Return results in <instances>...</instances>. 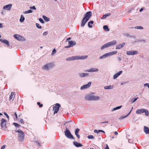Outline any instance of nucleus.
<instances>
[{
    "label": "nucleus",
    "instance_id": "f257e3e1",
    "mask_svg": "<svg viewBox=\"0 0 149 149\" xmlns=\"http://www.w3.org/2000/svg\"><path fill=\"white\" fill-rule=\"evenodd\" d=\"M92 12L91 11H89L86 13L82 20L81 26H84L85 24L92 16Z\"/></svg>",
    "mask_w": 149,
    "mask_h": 149
},
{
    "label": "nucleus",
    "instance_id": "f03ea898",
    "mask_svg": "<svg viewBox=\"0 0 149 149\" xmlns=\"http://www.w3.org/2000/svg\"><path fill=\"white\" fill-rule=\"evenodd\" d=\"M88 57L87 56H72L68 58H67L66 59L67 61H71L73 60H77V59H84Z\"/></svg>",
    "mask_w": 149,
    "mask_h": 149
},
{
    "label": "nucleus",
    "instance_id": "7ed1b4c3",
    "mask_svg": "<svg viewBox=\"0 0 149 149\" xmlns=\"http://www.w3.org/2000/svg\"><path fill=\"white\" fill-rule=\"evenodd\" d=\"M16 132H18L19 139L20 141H22L24 139V133L20 130L19 129Z\"/></svg>",
    "mask_w": 149,
    "mask_h": 149
},
{
    "label": "nucleus",
    "instance_id": "20e7f679",
    "mask_svg": "<svg viewBox=\"0 0 149 149\" xmlns=\"http://www.w3.org/2000/svg\"><path fill=\"white\" fill-rule=\"evenodd\" d=\"M117 53L116 51H113L107 54H106L104 55L100 56V59L108 57L109 56H110L116 54Z\"/></svg>",
    "mask_w": 149,
    "mask_h": 149
},
{
    "label": "nucleus",
    "instance_id": "39448f33",
    "mask_svg": "<svg viewBox=\"0 0 149 149\" xmlns=\"http://www.w3.org/2000/svg\"><path fill=\"white\" fill-rule=\"evenodd\" d=\"M136 113L137 114H139L145 113V115L146 116H148L149 114L148 111L147 110L143 109H141L137 110Z\"/></svg>",
    "mask_w": 149,
    "mask_h": 149
},
{
    "label": "nucleus",
    "instance_id": "423d86ee",
    "mask_svg": "<svg viewBox=\"0 0 149 149\" xmlns=\"http://www.w3.org/2000/svg\"><path fill=\"white\" fill-rule=\"evenodd\" d=\"M1 125L3 130L6 129V120L4 118H2L1 120Z\"/></svg>",
    "mask_w": 149,
    "mask_h": 149
},
{
    "label": "nucleus",
    "instance_id": "0eeeda50",
    "mask_svg": "<svg viewBox=\"0 0 149 149\" xmlns=\"http://www.w3.org/2000/svg\"><path fill=\"white\" fill-rule=\"evenodd\" d=\"M65 135L68 138L70 139H74L72 135L71 134L70 131L67 130L65 131Z\"/></svg>",
    "mask_w": 149,
    "mask_h": 149
},
{
    "label": "nucleus",
    "instance_id": "6e6552de",
    "mask_svg": "<svg viewBox=\"0 0 149 149\" xmlns=\"http://www.w3.org/2000/svg\"><path fill=\"white\" fill-rule=\"evenodd\" d=\"M54 65L53 63H50L45 65L42 67V68L44 70H48L49 68H52Z\"/></svg>",
    "mask_w": 149,
    "mask_h": 149
},
{
    "label": "nucleus",
    "instance_id": "1a4fd4ad",
    "mask_svg": "<svg viewBox=\"0 0 149 149\" xmlns=\"http://www.w3.org/2000/svg\"><path fill=\"white\" fill-rule=\"evenodd\" d=\"M60 107L61 105L57 103L56 104L55 106L53 107V110L54 111V114L58 112Z\"/></svg>",
    "mask_w": 149,
    "mask_h": 149
},
{
    "label": "nucleus",
    "instance_id": "9d476101",
    "mask_svg": "<svg viewBox=\"0 0 149 149\" xmlns=\"http://www.w3.org/2000/svg\"><path fill=\"white\" fill-rule=\"evenodd\" d=\"M138 52L135 51H127V54L128 55H134L137 54Z\"/></svg>",
    "mask_w": 149,
    "mask_h": 149
},
{
    "label": "nucleus",
    "instance_id": "9b49d317",
    "mask_svg": "<svg viewBox=\"0 0 149 149\" xmlns=\"http://www.w3.org/2000/svg\"><path fill=\"white\" fill-rule=\"evenodd\" d=\"M91 84V82H89L87 84L83 85L81 87V89L83 90L89 87Z\"/></svg>",
    "mask_w": 149,
    "mask_h": 149
},
{
    "label": "nucleus",
    "instance_id": "f8f14e48",
    "mask_svg": "<svg viewBox=\"0 0 149 149\" xmlns=\"http://www.w3.org/2000/svg\"><path fill=\"white\" fill-rule=\"evenodd\" d=\"M99 70L98 68H91L89 70H87L85 71V72H95L98 71Z\"/></svg>",
    "mask_w": 149,
    "mask_h": 149
},
{
    "label": "nucleus",
    "instance_id": "ddd939ff",
    "mask_svg": "<svg viewBox=\"0 0 149 149\" xmlns=\"http://www.w3.org/2000/svg\"><path fill=\"white\" fill-rule=\"evenodd\" d=\"M99 99L100 97H99L91 96L88 97V100H97Z\"/></svg>",
    "mask_w": 149,
    "mask_h": 149
},
{
    "label": "nucleus",
    "instance_id": "4468645a",
    "mask_svg": "<svg viewBox=\"0 0 149 149\" xmlns=\"http://www.w3.org/2000/svg\"><path fill=\"white\" fill-rule=\"evenodd\" d=\"M12 6V4H11L6 5L3 7V8L4 9H6V10H10Z\"/></svg>",
    "mask_w": 149,
    "mask_h": 149
},
{
    "label": "nucleus",
    "instance_id": "2eb2a0df",
    "mask_svg": "<svg viewBox=\"0 0 149 149\" xmlns=\"http://www.w3.org/2000/svg\"><path fill=\"white\" fill-rule=\"evenodd\" d=\"M125 44V43H123L121 44L117 45L116 46V49H119L121 48L124 46Z\"/></svg>",
    "mask_w": 149,
    "mask_h": 149
},
{
    "label": "nucleus",
    "instance_id": "dca6fc26",
    "mask_svg": "<svg viewBox=\"0 0 149 149\" xmlns=\"http://www.w3.org/2000/svg\"><path fill=\"white\" fill-rule=\"evenodd\" d=\"M0 41L1 42L5 44L8 47L9 46V42L6 40L5 39L3 40L2 39H1L0 40Z\"/></svg>",
    "mask_w": 149,
    "mask_h": 149
},
{
    "label": "nucleus",
    "instance_id": "f3484780",
    "mask_svg": "<svg viewBox=\"0 0 149 149\" xmlns=\"http://www.w3.org/2000/svg\"><path fill=\"white\" fill-rule=\"evenodd\" d=\"M13 36L15 39L18 40H21L22 38L21 36L18 34H15Z\"/></svg>",
    "mask_w": 149,
    "mask_h": 149
},
{
    "label": "nucleus",
    "instance_id": "a211bd4d",
    "mask_svg": "<svg viewBox=\"0 0 149 149\" xmlns=\"http://www.w3.org/2000/svg\"><path fill=\"white\" fill-rule=\"evenodd\" d=\"M122 71H120L114 75L113 77L114 79H115L117 78L122 73Z\"/></svg>",
    "mask_w": 149,
    "mask_h": 149
},
{
    "label": "nucleus",
    "instance_id": "6ab92c4d",
    "mask_svg": "<svg viewBox=\"0 0 149 149\" xmlns=\"http://www.w3.org/2000/svg\"><path fill=\"white\" fill-rule=\"evenodd\" d=\"M69 45L71 47L73 46L74 45H76V42H75L73 41H68Z\"/></svg>",
    "mask_w": 149,
    "mask_h": 149
},
{
    "label": "nucleus",
    "instance_id": "aec40b11",
    "mask_svg": "<svg viewBox=\"0 0 149 149\" xmlns=\"http://www.w3.org/2000/svg\"><path fill=\"white\" fill-rule=\"evenodd\" d=\"M74 144L77 147H81L83 146V145L80 143H78L76 141H74L73 142Z\"/></svg>",
    "mask_w": 149,
    "mask_h": 149
},
{
    "label": "nucleus",
    "instance_id": "412c9836",
    "mask_svg": "<svg viewBox=\"0 0 149 149\" xmlns=\"http://www.w3.org/2000/svg\"><path fill=\"white\" fill-rule=\"evenodd\" d=\"M15 95L14 93L13 92L11 93L10 96L9 97V100H12V101L13 100L14 98Z\"/></svg>",
    "mask_w": 149,
    "mask_h": 149
},
{
    "label": "nucleus",
    "instance_id": "4be33fe9",
    "mask_svg": "<svg viewBox=\"0 0 149 149\" xmlns=\"http://www.w3.org/2000/svg\"><path fill=\"white\" fill-rule=\"evenodd\" d=\"M144 131L146 134H149V128L146 126H144Z\"/></svg>",
    "mask_w": 149,
    "mask_h": 149
},
{
    "label": "nucleus",
    "instance_id": "5701e85b",
    "mask_svg": "<svg viewBox=\"0 0 149 149\" xmlns=\"http://www.w3.org/2000/svg\"><path fill=\"white\" fill-rule=\"evenodd\" d=\"M79 132V129H76L75 131V133L77 136L79 138H80V136L79 134H78Z\"/></svg>",
    "mask_w": 149,
    "mask_h": 149
},
{
    "label": "nucleus",
    "instance_id": "b1692460",
    "mask_svg": "<svg viewBox=\"0 0 149 149\" xmlns=\"http://www.w3.org/2000/svg\"><path fill=\"white\" fill-rule=\"evenodd\" d=\"M109 46L111 45H115L116 44V40H113L111 42H107Z\"/></svg>",
    "mask_w": 149,
    "mask_h": 149
},
{
    "label": "nucleus",
    "instance_id": "393cba45",
    "mask_svg": "<svg viewBox=\"0 0 149 149\" xmlns=\"http://www.w3.org/2000/svg\"><path fill=\"white\" fill-rule=\"evenodd\" d=\"M113 86L110 85L109 86H106L104 87V88L105 89H111L113 88Z\"/></svg>",
    "mask_w": 149,
    "mask_h": 149
},
{
    "label": "nucleus",
    "instance_id": "a878e982",
    "mask_svg": "<svg viewBox=\"0 0 149 149\" xmlns=\"http://www.w3.org/2000/svg\"><path fill=\"white\" fill-rule=\"evenodd\" d=\"M109 46L108 43H107L105 44L104 45H103L101 47V49H103L104 48H106Z\"/></svg>",
    "mask_w": 149,
    "mask_h": 149
},
{
    "label": "nucleus",
    "instance_id": "bb28decb",
    "mask_svg": "<svg viewBox=\"0 0 149 149\" xmlns=\"http://www.w3.org/2000/svg\"><path fill=\"white\" fill-rule=\"evenodd\" d=\"M93 23L94 22L93 21H91L88 22V27H92V26L91 24L92 25V24H93Z\"/></svg>",
    "mask_w": 149,
    "mask_h": 149
},
{
    "label": "nucleus",
    "instance_id": "cd10ccee",
    "mask_svg": "<svg viewBox=\"0 0 149 149\" xmlns=\"http://www.w3.org/2000/svg\"><path fill=\"white\" fill-rule=\"evenodd\" d=\"M133 109V107H132V109H131L129 113L127 115H126L125 116H122L121 117V118H126L127 116L130 113H131V111H132V110Z\"/></svg>",
    "mask_w": 149,
    "mask_h": 149
},
{
    "label": "nucleus",
    "instance_id": "c85d7f7f",
    "mask_svg": "<svg viewBox=\"0 0 149 149\" xmlns=\"http://www.w3.org/2000/svg\"><path fill=\"white\" fill-rule=\"evenodd\" d=\"M24 17L23 16V15H21L19 20V21L21 22H24Z\"/></svg>",
    "mask_w": 149,
    "mask_h": 149
},
{
    "label": "nucleus",
    "instance_id": "c756f323",
    "mask_svg": "<svg viewBox=\"0 0 149 149\" xmlns=\"http://www.w3.org/2000/svg\"><path fill=\"white\" fill-rule=\"evenodd\" d=\"M103 29L107 31H109V29L108 28L107 25L104 26H103Z\"/></svg>",
    "mask_w": 149,
    "mask_h": 149
},
{
    "label": "nucleus",
    "instance_id": "7c9ffc66",
    "mask_svg": "<svg viewBox=\"0 0 149 149\" xmlns=\"http://www.w3.org/2000/svg\"><path fill=\"white\" fill-rule=\"evenodd\" d=\"M43 17L45 20L47 21H49V18L48 17H47L46 16H45V15H43Z\"/></svg>",
    "mask_w": 149,
    "mask_h": 149
},
{
    "label": "nucleus",
    "instance_id": "2f4dec72",
    "mask_svg": "<svg viewBox=\"0 0 149 149\" xmlns=\"http://www.w3.org/2000/svg\"><path fill=\"white\" fill-rule=\"evenodd\" d=\"M121 107H122V106H120L116 107L114 108L112 110V111H114V110H117V109H120L121 108Z\"/></svg>",
    "mask_w": 149,
    "mask_h": 149
},
{
    "label": "nucleus",
    "instance_id": "473e14b6",
    "mask_svg": "<svg viewBox=\"0 0 149 149\" xmlns=\"http://www.w3.org/2000/svg\"><path fill=\"white\" fill-rule=\"evenodd\" d=\"M13 124L15 127H17L18 128L20 126V125L16 123H14Z\"/></svg>",
    "mask_w": 149,
    "mask_h": 149
},
{
    "label": "nucleus",
    "instance_id": "72a5a7b5",
    "mask_svg": "<svg viewBox=\"0 0 149 149\" xmlns=\"http://www.w3.org/2000/svg\"><path fill=\"white\" fill-rule=\"evenodd\" d=\"M79 74L80 77H84V75H85V74L84 73H79Z\"/></svg>",
    "mask_w": 149,
    "mask_h": 149
},
{
    "label": "nucleus",
    "instance_id": "f704fd0d",
    "mask_svg": "<svg viewBox=\"0 0 149 149\" xmlns=\"http://www.w3.org/2000/svg\"><path fill=\"white\" fill-rule=\"evenodd\" d=\"M32 12V11L31 10H28L24 12L25 14L30 13Z\"/></svg>",
    "mask_w": 149,
    "mask_h": 149
},
{
    "label": "nucleus",
    "instance_id": "c9c22d12",
    "mask_svg": "<svg viewBox=\"0 0 149 149\" xmlns=\"http://www.w3.org/2000/svg\"><path fill=\"white\" fill-rule=\"evenodd\" d=\"M36 26L39 29H41L42 28L41 26L39 24L36 23Z\"/></svg>",
    "mask_w": 149,
    "mask_h": 149
},
{
    "label": "nucleus",
    "instance_id": "e433bc0d",
    "mask_svg": "<svg viewBox=\"0 0 149 149\" xmlns=\"http://www.w3.org/2000/svg\"><path fill=\"white\" fill-rule=\"evenodd\" d=\"M135 28L138 29H143V27L141 26H137Z\"/></svg>",
    "mask_w": 149,
    "mask_h": 149
},
{
    "label": "nucleus",
    "instance_id": "4c0bfd02",
    "mask_svg": "<svg viewBox=\"0 0 149 149\" xmlns=\"http://www.w3.org/2000/svg\"><path fill=\"white\" fill-rule=\"evenodd\" d=\"M88 138L89 139H93L94 138L93 136L92 135H88Z\"/></svg>",
    "mask_w": 149,
    "mask_h": 149
},
{
    "label": "nucleus",
    "instance_id": "58836bf2",
    "mask_svg": "<svg viewBox=\"0 0 149 149\" xmlns=\"http://www.w3.org/2000/svg\"><path fill=\"white\" fill-rule=\"evenodd\" d=\"M37 104L39 105V107H43V104H41L40 102H38Z\"/></svg>",
    "mask_w": 149,
    "mask_h": 149
},
{
    "label": "nucleus",
    "instance_id": "ea45409f",
    "mask_svg": "<svg viewBox=\"0 0 149 149\" xmlns=\"http://www.w3.org/2000/svg\"><path fill=\"white\" fill-rule=\"evenodd\" d=\"M56 50H55V49H54L52 51V54L53 55L55 53H56Z\"/></svg>",
    "mask_w": 149,
    "mask_h": 149
},
{
    "label": "nucleus",
    "instance_id": "a19ab883",
    "mask_svg": "<svg viewBox=\"0 0 149 149\" xmlns=\"http://www.w3.org/2000/svg\"><path fill=\"white\" fill-rule=\"evenodd\" d=\"M19 122L21 123L22 124H24V121L23 119H20L19 120Z\"/></svg>",
    "mask_w": 149,
    "mask_h": 149
},
{
    "label": "nucleus",
    "instance_id": "79ce46f5",
    "mask_svg": "<svg viewBox=\"0 0 149 149\" xmlns=\"http://www.w3.org/2000/svg\"><path fill=\"white\" fill-rule=\"evenodd\" d=\"M39 20L41 23H44V21L43 20V19H42L41 18H39Z\"/></svg>",
    "mask_w": 149,
    "mask_h": 149
},
{
    "label": "nucleus",
    "instance_id": "37998d69",
    "mask_svg": "<svg viewBox=\"0 0 149 149\" xmlns=\"http://www.w3.org/2000/svg\"><path fill=\"white\" fill-rule=\"evenodd\" d=\"M111 15V14L110 13H107L106 14H105V15L106 17H107V16H109Z\"/></svg>",
    "mask_w": 149,
    "mask_h": 149
},
{
    "label": "nucleus",
    "instance_id": "c03bdc74",
    "mask_svg": "<svg viewBox=\"0 0 149 149\" xmlns=\"http://www.w3.org/2000/svg\"><path fill=\"white\" fill-rule=\"evenodd\" d=\"M30 8L31 9H33V10H36V7H35V6H33L32 7H31Z\"/></svg>",
    "mask_w": 149,
    "mask_h": 149
},
{
    "label": "nucleus",
    "instance_id": "a18cd8bd",
    "mask_svg": "<svg viewBox=\"0 0 149 149\" xmlns=\"http://www.w3.org/2000/svg\"><path fill=\"white\" fill-rule=\"evenodd\" d=\"M14 115H15V117H16V119L17 120H18V118H17V114L16 113V112H15V113H14Z\"/></svg>",
    "mask_w": 149,
    "mask_h": 149
},
{
    "label": "nucleus",
    "instance_id": "49530a36",
    "mask_svg": "<svg viewBox=\"0 0 149 149\" xmlns=\"http://www.w3.org/2000/svg\"><path fill=\"white\" fill-rule=\"evenodd\" d=\"M48 34L47 32H45L43 33V36H46Z\"/></svg>",
    "mask_w": 149,
    "mask_h": 149
},
{
    "label": "nucleus",
    "instance_id": "de8ad7c7",
    "mask_svg": "<svg viewBox=\"0 0 149 149\" xmlns=\"http://www.w3.org/2000/svg\"><path fill=\"white\" fill-rule=\"evenodd\" d=\"M144 86H148V88H149V84L146 83L144 84Z\"/></svg>",
    "mask_w": 149,
    "mask_h": 149
},
{
    "label": "nucleus",
    "instance_id": "09e8293b",
    "mask_svg": "<svg viewBox=\"0 0 149 149\" xmlns=\"http://www.w3.org/2000/svg\"><path fill=\"white\" fill-rule=\"evenodd\" d=\"M105 149H109V147L107 144L106 145V147Z\"/></svg>",
    "mask_w": 149,
    "mask_h": 149
},
{
    "label": "nucleus",
    "instance_id": "8fccbe9b",
    "mask_svg": "<svg viewBox=\"0 0 149 149\" xmlns=\"http://www.w3.org/2000/svg\"><path fill=\"white\" fill-rule=\"evenodd\" d=\"M106 17L105 15H103V17L101 18V19H105Z\"/></svg>",
    "mask_w": 149,
    "mask_h": 149
},
{
    "label": "nucleus",
    "instance_id": "3c124183",
    "mask_svg": "<svg viewBox=\"0 0 149 149\" xmlns=\"http://www.w3.org/2000/svg\"><path fill=\"white\" fill-rule=\"evenodd\" d=\"M5 145H3L2 146V147L1 148V149H4L5 148Z\"/></svg>",
    "mask_w": 149,
    "mask_h": 149
},
{
    "label": "nucleus",
    "instance_id": "603ef678",
    "mask_svg": "<svg viewBox=\"0 0 149 149\" xmlns=\"http://www.w3.org/2000/svg\"><path fill=\"white\" fill-rule=\"evenodd\" d=\"M4 114V115L7 117L8 118H9V116L6 113H5Z\"/></svg>",
    "mask_w": 149,
    "mask_h": 149
},
{
    "label": "nucleus",
    "instance_id": "864d4df0",
    "mask_svg": "<svg viewBox=\"0 0 149 149\" xmlns=\"http://www.w3.org/2000/svg\"><path fill=\"white\" fill-rule=\"evenodd\" d=\"M138 98V97L134 98V100L133 101V102H134L135 101H136Z\"/></svg>",
    "mask_w": 149,
    "mask_h": 149
},
{
    "label": "nucleus",
    "instance_id": "5fc2aeb1",
    "mask_svg": "<svg viewBox=\"0 0 149 149\" xmlns=\"http://www.w3.org/2000/svg\"><path fill=\"white\" fill-rule=\"evenodd\" d=\"M84 74H85V75H84V77L87 76H88L89 75V74L88 73H84Z\"/></svg>",
    "mask_w": 149,
    "mask_h": 149
},
{
    "label": "nucleus",
    "instance_id": "6e6d98bb",
    "mask_svg": "<svg viewBox=\"0 0 149 149\" xmlns=\"http://www.w3.org/2000/svg\"><path fill=\"white\" fill-rule=\"evenodd\" d=\"M108 123V121H106V122H101L100 123L101 124H102V123Z\"/></svg>",
    "mask_w": 149,
    "mask_h": 149
},
{
    "label": "nucleus",
    "instance_id": "4d7b16f0",
    "mask_svg": "<svg viewBox=\"0 0 149 149\" xmlns=\"http://www.w3.org/2000/svg\"><path fill=\"white\" fill-rule=\"evenodd\" d=\"M94 132L95 133H97V130H94Z\"/></svg>",
    "mask_w": 149,
    "mask_h": 149
},
{
    "label": "nucleus",
    "instance_id": "13d9d810",
    "mask_svg": "<svg viewBox=\"0 0 149 149\" xmlns=\"http://www.w3.org/2000/svg\"><path fill=\"white\" fill-rule=\"evenodd\" d=\"M102 131V130H97V133H99L100 132H101Z\"/></svg>",
    "mask_w": 149,
    "mask_h": 149
},
{
    "label": "nucleus",
    "instance_id": "bf43d9fd",
    "mask_svg": "<svg viewBox=\"0 0 149 149\" xmlns=\"http://www.w3.org/2000/svg\"><path fill=\"white\" fill-rule=\"evenodd\" d=\"M71 47L69 45L68 46H66L65 47V48H69V47Z\"/></svg>",
    "mask_w": 149,
    "mask_h": 149
},
{
    "label": "nucleus",
    "instance_id": "052dcab7",
    "mask_svg": "<svg viewBox=\"0 0 149 149\" xmlns=\"http://www.w3.org/2000/svg\"><path fill=\"white\" fill-rule=\"evenodd\" d=\"M3 25L2 24L0 23V28L2 27Z\"/></svg>",
    "mask_w": 149,
    "mask_h": 149
},
{
    "label": "nucleus",
    "instance_id": "680f3d73",
    "mask_svg": "<svg viewBox=\"0 0 149 149\" xmlns=\"http://www.w3.org/2000/svg\"><path fill=\"white\" fill-rule=\"evenodd\" d=\"M114 134L116 135H117L118 134V133L116 131L114 132Z\"/></svg>",
    "mask_w": 149,
    "mask_h": 149
},
{
    "label": "nucleus",
    "instance_id": "e2e57ef3",
    "mask_svg": "<svg viewBox=\"0 0 149 149\" xmlns=\"http://www.w3.org/2000/svg\"><path fill=\"white\" fill-rule=\"evenodd\" d=\"M143 10V8H141L140 10V12H141V11H142Z\"/></svg>",
    "mask_w": 149,
    "mask_h": 149
},
{
    "label": "nucleus",
    "instance_id": "0e129e2a",
    "mask_svg": "<svg viewBox=\"0 0 149 149\" xmlns=\"http://www.w3.org/2000/svg\"><path fill=\"white\" fill-rule=\"evenodd\" d=\"M71 39V38L69 37V38H68L67 39V40H70Z\"/></svg>",
    "mask_w": 149,
    "mask_h": 149
},
{
    "label": "nucleus",
    "instance_id": "69168bd1",
    "mask_svg": "<svg viewBox=\"0 0 149 149\" xmlns=\"http://www.w3.org/2000/svg\"><path fill=\"white\" fill-rule=\"evenodd\" d=\"M101 132H103V133H105V132L104 131L102 130V131Z\"/></svg>",
    "mask_w": 149,
    "mask_h": 149
},
{
    "label": "nucleus",
    "instance_id": "338daca9",
    "mask_svg": "<svg viewBox=\"0 0 149 149\" xmlns=\"http://www.w3.org/2000/svg\"><path fill=\"white\" fill-rule=\"evenodd\" d=\"M40 48H41V49H42V46H40Z\"/></svg>",
    "mask_w": 149,
    "mask_h": 149
},
{
    "label": "nucleus",
    "instance_id": "774afa93",
    "mask_svg": "<svg viewBox=\"0 0 149 149\" xmlns=\"http://www.w3.org/2000/svg\"><path fill=\"white\" fill-rule=\"evenodd\" d=\"M123 84H124V83H122L121 84V85H122Z\"/></svg>",
    "mask_w": 149,
    "mask_h": 149
}]
</instances>
